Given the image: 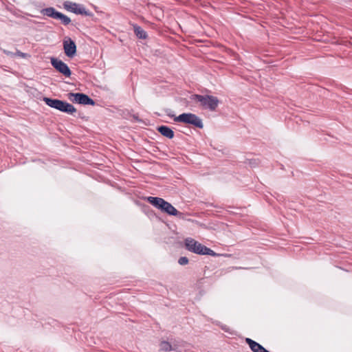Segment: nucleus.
<instances>
[{"label": "nucleus", "instance_id": "17", "mask_svg": "<svg viewBox=\"0 0 352 352\" xmlns=\"http://www.w3.org/2000/svg\"><path fill=\"white\" fill-rule=\"evenodd\" d=\"M178 263L181 265H184L188 263V258L186 256H182L179 258Z\"/></svg>", "mask_w": 352, "mask_h": 352}, {"label": "nucleus", "instance_id": "9", "mask_svg": "<svg viewBox=\"0 0 352 352\" xmlns=\"http://www.w3.org/2000/svg\"><path fill=\"white\" fill-rule=\"evenodd\" d=\"M64 53L68 58H72L76 55L77 47L75 42L69 36H65L63 42Z\"/></svg>", "mask_w": 352, "mask_h": 352}, {"label": "nucleus", "instance_id": "18", "mask_svg": "<svg viewBox=\"0 0 352 352\" xmlns=\"http://www.w3.org/2000/svg\"><path fill=\"white\" fill-rule=\"evenodd\" d=\"M168 204L169 203L164 199V201L162 202L161 208L160 210L164 212Z\"/></svg>", "mask_w": 352, "mask_h": 352}, {"label": "nucleus", "instance_id": "4", "mask_svg": "<svg viewBox=\"0 0 352 352\" xmlns=\"http://www.w3.org/2000/svg\"><path fill=\"white\" fill-rule=\"evenodd\" d=\"M185 246L188 251L197 254L210 256L217 255V254L213 250L191 238H188L185 240Z\"/></svg>", "mask_w": 352, "mask_h": 352}, {"label": "nucleus", "instance_id": "16", "mask_svg": "<svg viewBox=\"0 0 352 352\" xmlns=\"http://www.w3.org/2000/svg\"><path fill=\"white\" fill-rule=\"evenodd\" d=\"M245 163L248 164L251 168H254L258 165L259 161L256 159H250L248 160Z\"/></svg>", "mask_w": 352, "mask_h": 352}, {"label": "nucleus", "instance_id": "11", "mask_svg": "<svg viewBox=\"0 0 352 352\" xmlns=\"http://www.w3.org/2000/svg\"><path fill=\"white\" fill-rule=\"evenodd\" d=\"M157 131L163 136L172 139L174 137V131L170 127L162 125L157 127Z\"/></svg>", "mask_w": 352, "mask_h": 352}, {"label": "nucleus", "instance_id": "2", "mask_svg": "<svg viewBox=\"0 0 352 352\" xmlns=\"http://www.w3.org/2000/svg\"><path fill=\"white\" fill-rule=\"evenodd\" d=\"M168 116L173 118V120L176 122H182L197 129L204 128L202 120L196 114L192 113H184L178 116H175L173 114H168Z\"/></svg>", "mask_w": 352, "mask_h": 352}, {"label": "nucleus", "instance_id": "13", "mask_svg": "<svg viewBox=\"0 0 352 352\" xmlns=\"http://www.w3.org/2000/svg\"><path fill=\"white\" fill-rule=\"evenodd\" d=\"M146 199L158 210L161 208L162 202L164 201V199L157 197H148Z\"/></svg>", "mask_w": 352, "mask_h": 352}, {"label": "nucleus", "instance_id": "15", "mask_svg": "<svg viewBox=\"0 0 352 352\" xmlns=\"http://www.w3.org/2000/svg\"><path fill=\"white\" fill-rule=\"evenodd\" d=\"M161 350L165 351H169L172 349L171 344L166 341H162L160 344Z\"/></svg>", "mask_w": 352, "mask_h": 352}, {"label": "nucleus", "instance_id": "7", "mask_svg": "<svg viewBox=\"0 0 352 352\" xmlns=\"http://www.w3.org/2000/svg\"><path fill=\"white\" fill-rule=\"evenodd\" d=\"M50 61L52 65L56 70V72H59L65 77L71 76V69H69L68 65L63 61L55 57H51Z\"/></svg>", "mask_w": 352, "mask_h": 352}, {"label": "nucleus", "instance_id": "6", "mask_svg": "<svg viewBox=\"0 0 352 352\" xmlns=\"http://www.w3.org/2000/svg\"><path fill=\"white\" fill-rule=\"evenodd\" d=\"M63 8L66 10L76 14L92 16V14L90 12L86 10L85 7L74 2L66 1L63 3Z\"/></svg>", "mask_w": 352, "mask_h": 352}, {"label": "nucleus", "instance_id": "5", "mask_svg": "<svg viewBox=\"0 0 352 352\" xmlns=\"http://www.w3.org/2000/svg\"><path fill=\"white\" fill-rule=\"evenodd\" d=\"M68 99L74 102L83 105H95L96 102L89 96L83 93H69L67 94Z\"/></svg>", "mask_w": 352, "mask_h": 352}, {"label": "nucleus", "instance_id": "10", "mask_svg": "<svg viewBox=\"0 0 352 352\" xmlns=\"http://www.w3.org/2000/svg\"><path fill=\"white\" fill-rule=\"evenodd\" d=\"M245 342L249 345L250 348L253 352H270L259 343L250 338H246Z\"/></svg>", "mask_w": 352, "mask_h": 352}, {"label": "nucleus", "instance_id": "20", "mask_svg": "<svg viewBox=\"0 0 352 352\" xmlns=\"http://www.w3.org/2000/svg\"><path fill=\"white\" fill-rule=\"evenodd\" d=\"M3 53H4L5 54H6V55H8V56H12V57H13V56H15V53H13V52H10V51H8V50H3Z\"/></svg>", "mask_w": 352, "mask_h": 352}, {"label": "nucleus", "instance_id": "19", "mask_svg": "<svg viewBox=\"0 0 352 352\" xmlns=\"http://www.w3.org/2000/svg\"><path fill=\"white\" fill-rule=\"evenodd\" d=\"M15 56H20L21 58H27L29 56V55L28 54H25V53H23V52H21L19 50H17L15 53Z\"/></svg>", "mask_w": 352, "mask_h": 352}, {"label": "nucleus", "instance_id": "14", "mask_svg": "<svg viewBox=\"0 0 352 352\" xmlns=\"http://www.w3.org/2000/svg\"><path fill=\"white\" fill-rule=\"evenodd\" d=\"M133 30L138 38L141 39L146 38L147 34L141 27L138 26V25H134Z\"/></svg>", "mask_w": 352, "mask_h": 352}, {"label": "nucleus", "instance_id": "8", "mask_svg": "<svg viewBox=\"0 0 352 352\" xmlns=\"http://www.w3.org/2000/svg\"><path fill=\"white\" fill-rule=\"evenodd\" d=\"M45 15L54 19L59 20L64 25H67L72 22L69 17L60 12H58L52 7L45 8Z\"/></svg>", "mask_w": 352, "mask_h": 352}, {"label": "nucleus", "instance_id": "3", "mask_svg": "<svg viewBox=\"0 0 352 352\" xmlns=\"http://www.w3.org/2000/svg\"><path fill=\"white\" fill-rule=\"evenodd\" d=\"M45 104L52 109L67 114L73 115L77 112L74 105L64 100L45 97Z\"/></svg>", "mask_w": 352, "mask_h": 352}, {"label": "nucleus", "instance_id": "1", "mask_svg": "<svg viewBox=\"0 0 352 352\" xmlns=\"http://www.w3.org/2000/svg\"><path fill=\"white\" fill-rule=\"evenodd\" d=\"M190 100L199 103V106L203 109H208L210 111H216L220 101L217 97L212 95L192 94Z\"/></svg>", "mask_w": 352, "mask_h": 352}, {"label": "nucleus", "instance_id": "12", "mask_svg": "<svg viewBox=\"0 0 352 352\" xmlns=\"http://www.w3.org/2000/svg\"><path fill=\"white\" fill-rule=\"evenodd\" d=\"M164 212L168 214V215L178 217L180 219L184 218V213L179 212L170 203H169L168 206L166 207V210L164 211Z\"/></svg>", "mask_w": 352, "mask_h": 352}, {"label": "nucleus", "instance_id": "21", "mask_svg": "<svg viewBox=\"0 0 352 352\" xmlns=\"http://www.w3.org/2000/svg\"><path fill=\"white\" fill-rule=\"evenodd\" d=\"M133 118L135 120H137V121H138V122L141 121V120L139 118L138 116H137V115H133Z\"/></svg>", "mask_w": 352, "mask_h": 352}]
</instances>
